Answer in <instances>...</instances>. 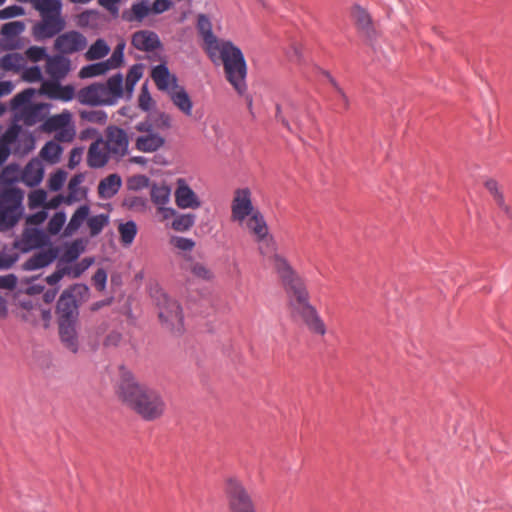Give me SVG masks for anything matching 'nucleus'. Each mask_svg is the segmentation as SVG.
I'll list each match as a JSON object with an SVG mask.
<instances>
[{
	"mask_svg": "<svg viewBox=\"0 0 512 512\" xmlns=\"http://www.w3.org/2000/svg\"><path fill=\"white\" fill-rule=\"evenodd\" d=\"M273 266L287 294L291 316L301 321L312 334L324 336L327 332L326 324L316 307L310 303L309 291L303 278L280 254L273 255Z\"/></svg>",
	"mask_w": 512,
	"mask_h": 512,
	"instance_id": "obj_1",
	"label": "nucleus"
},
{
	"mask_svg": "<svg viewBox=\"0 0 512 512\" xmlns=\"http://www.w3.org/2000/svg\"><path fill=\"white\" fill-rule=\"evenodd\" d=\"M118 395L121 400L146 421L160 418L165 411V402L156 390L138 383L131 371L120 367Z\"/></svg>",
	"mask_w": 512,
	"mask_h": 512,
	"instance_id": "obj_2",
	"label": "nucleus"
},
{
	"mask_svg": "<svg viewBox=\"0 0 512 512\" xmlns=\"http://www.w3.org/2000/svg\"><path fill=\"white\" fill-rule=\"evenodd\" d=\"M89 295L90 289L87 284L74 283L62 291L56 303L55 315L61 341L73 353H77L79 348L76 330L79 308Z\"/></svg>",
	"mask_w": 512,
	"mask_h": 512,
	"instance_id": "obj_3",
	"label": "nucleus"
},
{
	"mask_svg": "<svg viewBox=\"0 0 512 512\" xmlns=\"http://www.w3.org/2000/svg\"><path fill=\"white\" fill-rule=\"evenodd\" d=\"M232 219L243 223L255 236L258 242L263 241L269 233L263 214L255 209L251 200V192L248 188L237 189L231 205Z\"/></svg>",
	"mask_w": 512,
	"mask_h": 512,
	"instance_id": "obj_4",
	"label": "nucleus"
},
{
	"mask_svg": "<svg viewBox=\"0 0 512 512\" xmlns=\"http://www.w3.org/2000/svg\"><path fill=\"white\" fill-rule=\"evenodd\" d=\"M216 55L221 59L227 81L239 95L247 90V63L242 50L230 40H222Z\"/></svg>",
	"mask_w": 512,
	"mask_h": 512,
	"instance_id": "obj_5",
	"label": "nucleus"
},
{
	"mask_svg": "<svg viewBox=\"0 0 512 512\" xmlns=\"http://www.w3.org/2000/svg\"><path fill=\"white\" fill-rule=\"evenodd\" d=\"M24 191L6 189L0 192V231L12 229L24 215Z\"/></svg>",
	"mask_w": 512,
	"mask_h": 512,
	"instance_id": "obj_6",
	"label": "nucleus"
},
{
	"mask_svg": "<svg viewBox=\"0 0 512 512\" xmlns=\"http://www.w3.org/2000/svg\"><path fill=\"white\" fill-rule=\"evenodd\" d=\"M159 318L163 325L174 335H182L184 328V315L181 305L170 298L161 289L156 290Z\"/></svg>",
	"mask_w": 512,
	"mask_h": 512,
	"instance_id": "obj_7",
	"label": "nucleus"
},
{
	"mask_svg": "<svg viewBox=\"0 0 512 512\" xmlns=\"http://www.w3.org/2000/svg\"><path fill=\"white\" fill-rule=\"evenodd\" d=\"M225 495L230 512H257L252 496L239 480L226 481Z\"/></svg>",
	"mask_w": 512,
	"mask_h": 512,
	"instance_id": "obj_8",
	"label": "nucleus"
},
{
	"mask_svg": "<svg viewBox=\"0 0 512 512\" xmlns=\"http://www.w3.org/2000/svg\"><path fill=\"white\" fill-rule=\"evenodd\" d=\"M129 138L126 131L116 125L106 128L105 149L109 151L111 158L121 160L128 152Z\"/></svg>",
	"mask_w": 512,
	"mask_h": 512,
	"instance_id": "obj_9",
	"label": "nucleus"
},
{
	"mask_svg": "<svg viewBox=\"0 0 512 512\" xmlns=\"http://www.w3.org/2000/svg\"><path fill=\"white\" fill-rule=\"evenodd\" d=\"M87 45L86 37L79 31H68L55 40V49L63 55L83 50Z\"/></svg>",
	"mask_w": 512,
	"mask_h": 512,
	"instance_id": "obj_10",
	"label": "nucleus"
},
{
	"mask_svg": "<svg viewBox=\"0 0 512 512\" xmlns=\"http://www.w3.org/2000/svg\"><path fill=\"white\" fill-rule=\"evenodd\" d=\"M351 16L359 32L362 33L369 42L376 40L377 32L373 25L372 17L365 8L359 4L353 5Z\"/></svg>",
	"mask_w": 512,
	"mask_h": 512,
	"instance_id": "obj_11",
	"label": "nucleus"
},
{
	"mask_svg": "<svg viewBox=\"0 0 512 512\" xmlns=\"http://www.w3.org/2000/svg\"><path fill=\"white\" fill-rule=\"evenodd\" d=\"M197 29L202 35L204 42L207 46V54L209 58L216 63V48H219L221 41L213 33L212 23L209 17L205 14H200L197 20Z\"/></svg>",
	"mask_w": 512,
	"mask_h": 512,
	"instance_id": "obj_12",
	"label": "nucleus"
},
{
	"mask_svg": "<svg viewBox=\"0 0 512 512\" xmlns=\"http://www.w3.org/2000/svg\"><path fill=\"white\" fill-rule=\"evenodd\" d=\"M177 187L175 190V202L176 205L181 209H196L201 206L199 200L193 189L187 184L186 180L179 178L177 180Z\"/></svg>",
	"mask_w": 512,
	"mask_h": 512,
	"instance_id": "obj_13",
	"label": "nucleus"
},
{
	"mask_svg": "<svg viewBox=\"0 0 512 512\" xmlns=\"http://www.w3.org/2000/svg\"><path fill=\"white\" fill-rule=\"evenodd\" d=\"M43 19L34 26V34L41 39L52 38L64 28V21L55 15L42 16Z\"/></svg>",
	"mask_w": 512,
	"mask_h": 512,
	"instance_id": "obj_14",
	"label": "nucleus"
},
{
	"mask_svg": "<svg viewBox=\"0 0 512 512\" xmlns=\"http://www.w3.org/2000/svg\"><path fill=\"white\" fill-rule=\"evenodd\" d=\"M58 255L59 249L55 247L40 250L23 263V269L25 271H35L48 267L58 258Z\"/></svg>",
	"mask_w": 512,
	"mask_h": 512,
	"instance_id": "obj_15",
	"label": "nucleus"
},
{
	"mask_svg": "<svg viewBox=\"0 0 512 512\" xmlns=\"http://www.w3.org/2000/svg\"><path fill=\"white\" fill-rule=\"evenodd\" d=\"M131 44L139 51L152 52L161 47L159 36L154 31L140 30L132 35Z\"/></svg>",
	"mask_w": 512,
	"mask_h": 512,
	"instance_id": "obj_16",
	"label": "nucleus"
},
{
	"mask_svg": "<svg viewBox=\"0 0 512 512\" xmlns=\"http://www.w3.org/2000/svg\"><path fill=\"white\" fill-rule=\"evenodd\" d=\"M44 165L38 158L31 159L21 172L22 182L30 188L40 185L44 178Z\"/></svg>",
	"mask_w": 512,
	"mask_h": 512,
	"instance_id": "obj_17",
	"label": "nucleus"
},
{
	"mask_svg": "<svg viewBox=\"0 0 512 512\" xmlns=\"http://www.w3.org/2000/svg\"><path fill=\"white\" fill-rule=\"evenodd\" d=\"M173 88L170 98L173 104L186 116L192 114L193 102L183 86L177 84V78L173 77Z\"/></svg>",
	"mask_w": 512,
	"mask_h": 512,
	"instance_id": "obj_18",
	"label": "nucleus"
},
{
	"mask_svg": "<svg viewBox=\"0 0 512 512\" xmlns=\"http://www.w3.org/2000/svg\"><path fill=\"white\" fill-rule=\"evenodd\" d=\"M43 94L49 96L51 99H60L64 102H69L74 98L75 90L71 85H61L59 82H45L42 87Z\"/></svg>",
	"mask_w": 512,
	"mask_h": 512,
	"instance_id": "obj_19",
	"label": "nucleus"
},
{
	"mask_svg": "<svg viewBox=\"0 0 512 512\" xmlns=\"http://www.w3.org/2000/svg\"><path fill=\"white\" fill-rule=\"evenodd\" d=\"M70 69V60L65 55L49 56L46 64L47 73L55 79L64 77Z\"/></svg>",
	"mask_w": 512,
	"mask_h": 512,
	"instance_id": "obj_20",
	"label": "nucleus"
},
{
	"mask_svg": "<svg viewBox=\"0 0 512 512\" xmlns=\"http://www.w3.org/2000/svg\"><path fill=\"white\" fill-rule=\"evenodd\" d=\"M165 143L164 137L159 133L140 135L136 139V149L144 153H152L159 150Z\"/></svg>",
	"mask_w": 512,
	"mask_h": 512,
	"instance_id": "obj_21",
	"label": "nucleus"
},
{
	"mask_svg": "<svg viewBox=\"0 0 512 512\" xmlns=\"http://www.w3.org/2000/svg\"><path fill=\"white\" fill-rule=\"evenodd\" d=\"M100 142H102V139L93 142L89 147L87 162L90 168L97 169L104 167L111 157L108 150H102L99 147Z\"/></svg>",
	"mask_w": 512,
	"mask_h": 512,
	"instance_id": "obj_22",
	"label": "nucleus"
},
{
	"mask_svg": "<svg viewBox=\"0 0 512 512\" xmlns=\"http://www.w3.org/2000/svg\"><path fill=\"white\" fill-rule=\"evenodd\" d=\"M36 94L34 88H26L16 94L11 100V106L14 110H22L24 113L31 110L32 113L38 112L39 108L32 104V99Z\"/></svg>",
	"mask_w": 512,
	"mask_h": 512,
	"instance_id": "obj_23",
	"label": "nucleus"
},
{
	"mask_svg": "<svg viewBox=\"0 0 512 512\" xmlns=\"http://www.w3.org/2000/svg\"><path fill=\"white\" fill-rule=\"evenodd\" d=\"M21 177L20 167L16 163H10L0 173V192L6 189H20L15 184Z\"/></svg>",
	"mask_w": 512,
	"mask_h": 512,
	"instance_id": "obj_24",
	"label": "nucleus"
},
{
	"mask_svg": "<svg viewBox=\"0 0 512 512\" xmlns=\"http://www.w3.org/2000/svg\"><path fill=\"white\" fill-rule=\"evenodd\" d=\"M122 179L117 173L103 178L98 185V192L102 198L108 199L116 195L121 188Z\"/></svg>",
	"mask_w": 512,
	"mask_h": 512,
	"instance_id": "obj_25",
	"label": "nucleus"
},
{
	"mask_svg": "<svg viewBox=\"0 0 512 512\" xmlns=\"http://www.w3.org/2000/svg\"><path fill=\"white\" fill-rule=\"evenodd\" d=\"M123 81L122 73L118 72L105 83L109 92V97L106 98L107 106L114 105L123 96Z\"/></svg>",
	"mask_w": 512,
	"mask_h": 512,
	"instance_id": "obj_26",
	"label": "nucleus"
},
{
	"mask_svg": "<svg viewBox=\"0 0 512 512\" xmlns=\"http://www.w3.org/2000/svg\"><path fill=\"white\" fill-rule=\"evenodd\" d=\"M96 82L79 90L78 98L81 104L90 106H107L106 98L99 97Z\"/></svg>",
	"mask_w": 512,
	"mask_h": 512,
	"instance_id": "obj_27",
	"label": "nucleus"
},
{
	"mask_svg": "<svg viewBox=\"0 0 512 512\" xmlns=\"http://www.w3.org/2000/svg\"><path fill=\"white\" fill-rule=\"evenodd\" d=\"M151 76L157 88L162 91L169 89L171 82L173 83V77H175L170 73L169 68L165 63L154 66Z\"/></svg>",
	"mask_w": 512,
	"mask_h": 512,
	"instance_id": "obj_28",
	"label": "nucleus"
},
{
	"mask_svg": "<svg viewBox=\"0 0 512 512\" xmlns=\"http://www.w3.org/2000/svg\"><path fill=\"white\" fill-rule=\"evenodd\" d=\"M90 214V206L88 204L81 205L72 215L70 221L65 227L64 235L69 236L72 233L76 232L88 219Z\"/></svg>",
	"mask_w": 512,
	"mask_h": 512,
	"instance_id": "obj_29",
	"label": "nucleus"
},
{
	"mask_svg": "<svg viewBox=\"0 0 512 512\" xmlns=\"http://www.w3.org/2000/svg\"><path fill=\"white\" fill-rule=\"evenodd\" d=\"M152 12L151 6L146 1L134 3L130 11H124L122 18L128 22H142Z\"/></svg>",
	"mask_w": 512,
	"mask_h": 512,
	"instance_id": "obj_30",
	"label": "nucleus"
},
{
	"mask_svg": "<svg viewBox=\"0 0 512 512\" xmlns=\"http://www.w3.org/2000/svg\"><path fill=\"white\" fill-rule=\"evenodd\" d=\"M23 240L27 246L24 251H29L33 248L41 247L48 241V237L42 229L33 228L24 231Z\"/></svg>",
	"mask_w": 512,
	"mask_h": 512,
	"instance_id": "obj_31",
	"label": "nucleus"
},
{
	"mask_svg": "<svg viewBox=\"0 0 512 512\" xmlns=\"http://www.w3.org/2000/svg\"><path fill=\"white\" fill-rule=\"evenodd\" d=\"M63 152V147L54 140L47 141L40 150V156L49 164L59 162Z\"/></svg>",
	"mask_w": 512,
	"mask_h": 512,
	"instance_id": "obj_32",
	"label": "nucleus"
},
{
	"mask_svg": "<svg viewBox=\"0 0 512 512\" xmlns=\"http://www.w3.org/2000/svg\"><path fill=\"white\" fill-rule=\"evenodd\" d=\"M485 187L493 195L498 207L503 211L506 217L512 221V210L505 204L504 196L498 188L497 181L489 179L485 182Z\"/></svg>",
	"mask_w": 512,
	"mask_h": 512,
	"instance_id": "obj_33",
	"label": "nucleus"
},
{
	"mask_svg": "<svg viewBox=\"0 0 512 512\" xmlns=\"http://www.w3.org/2000/svg\"><path fill=\"white\" fill-rule=\"evenodd\" d=\"M84 245L82 243V240H76L70 245H67L64 253L60 257L59 261L60 265L63 263L65 264H73L75 263L80 255L84 252Z\"/></svg>",
	"mask_w": 512,
	"mask_h": 512,
	"instance_id": "obj_34",
	"label": "nucleus"
},
{
	"mask_svg": "<svg viewBox=\"0 0 512 512\" xmlns=\"http://www.w3.org/2000/svg\"><path fill=\"white\" fill-rule=\"evenodd\" d=\"M118 231L121 243L124 246H129L133 243L137 235V224L134 220H128L119 224Z\"/></svg>",
	"mask_w": 512,
	"mask_h": 512,
	"instance_id": "obj_35",
	"label": "nucleus"
},
{
	"mask_svg": "<svg viewBox=\"0 0 512 512\" xmlns=\"http://www.w3.org/2000/svg\"><path fill=\"white\" fill-rule=\"evenodd\" d=\"M34 7L42 16L55 15V17H60L62 2L61 0H37Z\"/></svg>",
	"mask_w": 512,
	"mask_h": 512,
	"instance_id": "obj_36",
	"label": "nucleus"
},
{
	"mask_svg": "<svg viewBox=\"0 0 512 512\" xmlns=\"http://www.w3.org/2000/svg\"><path fill=\"white\" fill-rule=\"evenodd\" d=\"M196 215L194 213H178L171 224L172 229L178 232L188 231L194 226Z\"/></svg>",
	"mask_w": 512,
	"mask_h": 512,
	"instance_id": "obj_37",
	"label": "nucleus"
},
{
	"mask_svg": "<svg viewBox=\"0 0 512 512\" xmlns=\"http://www.w3.org/2000/svg\"><path fill=\"white\" fill-rule=\"evenodd\" d=\"M93 263V257H85L79 262L68 264L63 267L66 271V276L75 279L79 278Z\"/></svg>",
	"mask_w": 512,
	"mask_h": 512,
	"instance_id": "obj_38",
	"label": "nucleus"
},
{
	"mask_svg": "<svg viewBox=\"0 0 512 512\" xmlns=\"http://www.w3.org/2000/svg\"><path fill=\"white\" fill-rule=\"evenodd\" d=\"M23 56L19 53H7L0 58V67L5 71L18 72L22 68Z\"/></svg>",
	"mask_w": 512,
	"mask_h": 512,
	"instance_id": "obj_39",
	"label": "nucleus"
},
{
	"mask_svg": "<svg viewBox=\"0 0 512 512\" xmlns=\"http://www.w3.org/2000/svg\"><path fill=\"white\" fill-rule=\"evenodd\" d=\"M110 52V47L102 38L97 39L88 49L86 57L89 60H96L105 57Z\"/></svg>",
	"mask_w": 512,
	"mask_h": 512,
	"instance_id": "obj_40",
	"label": "nucleus"
},
{
	"mask_svg": "<svg viewBox=\"0 0 512 512\" xmlns=\"http://www.w3.org/2000/svg\"><path fill=\"white\" fill-rule=\"evenodd\" d=\"M170 193L171 190L168 186L153 184L151 188V200L154 204L162 207L168 203Z\"/></svg>",
	"mask_w": 512,
	"mask_h": 512,
	"instance_id": "obj_41",
	"label": "nucleus"
},
{
	"mask_svg": "<svg viewBox=\"0 0 512 512\" xmlns=\"http://www.w3.org/2000/svg\"><path fill=\"white\" fill-rule=\"evenodd\" d=\"M109 223V215L108 214H98L89 217L87 219V225L90 229L91 236H96L101 233L103 228Z\"/></svg>",
	"mask_w": 512,
	"mask_h": 512,
	"instance_id": "obj_42",
	"label": "nucleus"
},
{
	"mask_svg": "<svg viewBox=\"0 0 512 512\" xmlns=\"http://www.w3.org/2000/svg\"><path fill=\"white\" fill-rule=\"evenodd\" d=\"M25 29L23 21H12L3 24L1 27V35L6 40H12L13 38L20 35Z\"/></svg>",
	"mask_w": 512,
	"mask_h": 512,
	"instance_id": "obj_43",
	"label": "nucleus"
},
{
	"mask_svg": "<svg viewBox=\"0 0 512 512\" xmlns=\"http://www.w3.org/2000/svg\"><path fill=\"white\" fill-rule=\"evenodd\" d=\"M106 64L101 62L91 63L83 66L80 70V76L82 78H92L105 74L108 72Z\"/></svg>",
	"mask_w": 512,
	"mask_h": 512,
	"instance_id": "obj_44",
	"label": "nucleus"
},
{
	"mask_svg": "<svg viewBox=\"0 0 512 512\" xmlns=\"http://www.w3.org/2000/svg\"><path fill=\"white\" fill-rule=\"evenodd\" d=\"M47 192L44 189H36L28 195V206L31 210L39 207H46Z\"/></svg>",
	"mask_w": 512,
	"mask_h": 512,
	"instance_id": "obj_45",
	"label": "nucleus"
},
{
	"mask_svg": "<svg viewBox=\"0 0 512 512\" xmlns=\"http://www.w3.org/2000/svg\"><path fill=\"white\" fill-rule=\"evenodd\" d=\"M67 215L64 210L57 211L48 222V231L52 235H57L61 232L64 224L66 223Z\"/></svg>",
	"mask_w": 512,
	"mask_h": 512,
	"instance_id": "obj_46",
	"label": "nucleus"
},
{
	"mask_svg": "<svg viewBox=\"0 0 512 512\" xmlns=\"http://www.w3.org/2000/svg\"><path fill=\"white\" fill-rule=\"evenodd\" d=\"M124 47L125 45L123 43L118 44L115 47L112 55L103 61V63L106 64L105 66L108 67V71L110 69L118 68L124 62Z\"/></svg>",
	"mask_w": 512,
	"mask_h": 512,
	"instance_id": "obj_47",
	"label": "nucleus"
},
{
	"mask_svg": "<svg viewBox=\"0 0 512 512\" xmlns=\"http://www.w3.org/2000/svg\"><path fill=\"white\" fill-rule=\"evenodd\" d=\"M80 117L91 123L104 125L107 122L108 116L104 110H83L80 112Z\"/></svg>",
	"mask_w": 512,
	"mask_h": 512,
	"instance_id": "obj_48",
	"label": "nucleus"
},
{
	"mask_svg": "<svg viewBox=\"0 0 512 512\" xmlns=\"http://www.w3.org/2000/svg\"><path fill=\"white\" fill-rule=\"evenodd\" d=\"M67 178V173L63 169H58L52 173L48 179V188L50 191L57 192L62 189Z\"/></svg>",
	"mask_w": 512,
	"mask_h": 512,
	"instance_id": "obj_49",
	"label": "nucleus"
},
{
	"mask_svg": "<svg viewBox=\"0 0 512 512\" xmlns=\"http://www.w3.org/2000/svg\"><path fill=\"white\" fill-rule=\"evenodd\" d=\"M143 75L142 65L134 64L130 67L126 76V89L132 91Z\"/></svg>",
	"mask_w": 512,
	"mask_h": 512,
	"instance_id": "obj_50",
	"label": "nucleus"
},
{
	"mask_svg": "<svg viewBox=\"0 0 512 512\" xmlns=\"http://www.w3.org/2000/svg\"><path fill=\"white\" fill-rule=\"evenodd\" d=\"M70 114H61V115H55L51 118H49L44 123L45 130L51 132V131H57L66 125V122L69 121Z\"/></svg>",
	"mask_w": 512,
	"mask_h": 512,
	"instance_id": "obj_51",
	"label": "nucleus"
},
{
	"mask_svg": "<svg viewBox=\"0 0 512 512\" xmlns=\"http://www.w3.org/2000/svg\"><path fill=\"white\" fill-rule=\"evenodd\" d=\"M190 271L195 277L202 280L209 281L214 277L213 272L200 262L193 263Z\"/></svg>",
	"mask_w": 512,
	"mask_h": 512,
	"instance_id": "obj_52",
	"label": "nucleus"
},
{
	"mask_svg": "<svg viewBox=\"0 0 512 512\" xmlns=\"http://www.w3.org/2000/svg\"><path fill=\"white\" fill-rule=\"evenodd\" d=\"M123 205L131 210L144 211L147 207V199L140 196H130L124 199Z\"/></svg>",
	"mask_w": 512,
	"mask_h": 512,
	"instance_id": "obj_53",
	"label": "nucleus"
},
{
	"mask_svg": "<svg viewBox=\"0 0 512 512\" xmlns=\"http://www.w3.org/2000/svg\"><path fill=\"white\" fill-rule=\"evenodd\" d=\"M23 80L28 83H34L43 80L42 70L38 65L26 68L23 72Z\"/></svg>",
	"mask_w": 512,
	"mask_h": 512,
	"instance_id": "obj_54",
	"label": "nucleus"
},
{
	"mask_svg": "<svg viewBox=\"0 0 512 512\" xmlns=\"http://www.w3.org/2000/svg\"><path fill=\"white\" fill-rule=\"evenodd\" d=\"M27 58L32 62H39L45 58L48 59L49 55L43 46H31L26 50Z\"/></svg>",
	"mask_w": 512,
	"mask_h": 512,
	"instance_id": "obj_55",
	"label": "nucleus"
},
{
	"mask_svg": "<svg viewBox=\"0 0 512 512\" xmlns=\"http://www.w3.org/2000/svg\"><path fill=\"white\" fill-rule=\"evenodd\" d=\"M25 14V10L19 5H10L0 10V19L6 20L15 17H19Z\"/></svg>",
	"mask_w": 512,
	"mask_h": 512,
	"instance_id": "obj_56",
	"label": "nucleus"
},
{
	"mask_svg": "<svg viewBox=\"0 0 512 512\" xmlns=\"http://www.w3.org/2000/svg\"><path fill=\"white\" fill-rule=\"evenodd\" d=\"M149 182L150 180L146 175H134L128 180V188L130 190H141L143 188L148 187Z\"/></svg>",
	"mask_w": 512,
	"mask_h": 512,
	"instance_id": "obj_57",
	"label": "nucleus"
},
{
	"mask_svg": "<svg viewBox=\"0 0 512 512\" xmlns=\"http://www.w3.org/2000/svg\"><path fill=\"white\" fill-rule=\"evenodd\" d=\"M107 272L104 268H98L92 277V282L98 291H104L107 285Z\"/></svg>",
	"mask_w": 512,
	"mask_h": 512,
	"instance_id": "obj_58",
	"label": "nucleus"
},
{
	"mask_svg": "<svg viewBox=\"0 0 512 512\" xmlns=\"http://www.w3.org/2000/svg\"><path fill=\"white\" fill-rule=\"evenodd\" d=\"M66 276V271L60 262L57 263L56 270L45 278L48 285L56 287L58 283Z\"/></svg>",
	"mask_w": 512,
	"mask_h": 512,
	"instance_id": "obj_59",
	"label": "nucleus"
},
{
	"mask_svg": "<svg viewBox=\"0 0 512 512\" xmlns=\"http://www.w3.org/2000/svg\"><path fill=\"white\" fill-rule=\"evenodd\" d=\"M171 117L165 112H159L153 120L154 128L168 130L171 128Z\"/></svg>",
	"mask_w": 512,
	"mask_h": 512,
	"instance_id": "obj_60",
	"label": "nucleus"
},
{
	"mask_svg": "<svg viewBox=\"0 0 512 512\" xmlns=\"http://www.w3.org/2000/svg\"><path fill=\"white\" fill-rule=\"evenodd\" d=\"M17 139L18 131L14 128H9L0 137V145L5 148H11V145L14 144L17 141Z\"/></svg>",
	"mask_w": 512,
	"mask_h": 512,
	"instance_id": "obj_61",
	"label": "nucleus"
},
{
	"mask_svg": "<svg viewBox=\"0 0 512 512\" xmlns=\"http://www.w3.org/2000/svg\"><path fill=\"white\" fill-rule=\"evenodd\" d=\"M152 104H153L152 97L147 89V86L145 85L142 87L141 93L139 95V107L144 112H148V111H150Z\"/></svg>",
	"mask_w": 512,
	"mask_h": 512,
	"instance_id": "obj_62",
	"label": "nucleus"
},
{
	"mask_svg": "<svg viewBox=\"0 0 512 512\" xmlns=\"http://www.w3.org/2000/svg\"><path fill=\"white\" fill-rule=\"evenodd\" d=\"M174 245L182 251H190L195 246V241L191 238L186 237H175L173 238Z\"/></svg>",
	"mask_w": 512,
	"mask_h": 512,
	"instance_id": "obj_63",
	"label": "nucleus"
},
{
	"mask_svg": "<svg viewBox=\"0 0 512 512\" xmlns=\"http://www.w3.org/2000/svg\"><path fill=\"white\" fill-rule=\"evenodd\" d=\"M173 5L171 0H155L151 6V10L154 14H162L169 10Z\"/></svg>",
	"mask_w": 512,
	"mask_h": 512,
	"instance_id": "obj_64",
	"label": "nucleus"
}]
</instances>
